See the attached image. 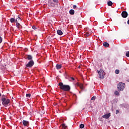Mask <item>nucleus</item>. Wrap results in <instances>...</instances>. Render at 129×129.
I'll return each mask as SVG.
<instances>
[{
  "instance_id": "nucleus-5",
  "label": "nucleus",
  "mask_w": 129,
  "mask_h": 129,
  "mask_svg": "<svg viewBox=\"0 0 129 129\" xmlns=\"http://www.w3.org/2000/svg\"><path fill=\"white\" fill-rule=\"evenodd\" d=\"M34 64H35V62H34V60H31L29 61L28 63L26 64V67H28V68H32L33 66H34Z\"/></svg>"
},
{
  "instance_id": "nucleus-12",
  "label": "nucleus",
  "mask_w": 129,
  "mask_h": 129,
  "mask_svg": "<svg viewBox=\"0 0 129 129\" xmlns=\"http://www.w3.org/2000/svg\"><path fill=\"white\" fill-rule=\"evenodd\" d=\"M103 46L105 48H108L109 47V44L107 42H104L103 44Z\"/></svg>"
},
{
  "instance_id": "nucleus-15",
  "label": "nucleus",
  "mask_w": 129,
  "mask_h": 129,
  "mask_svg": "<svg viewBox=\"0 0 129 129\" xmlns=\"http://www.w3.org/2000/svg\"><path fill=\"white\" fill-rule=\"evenodd\" d=\"M75 12L74 11V10L71 9L70 10V15H74Z\"/></svg>"
},
{
  "instance_id": "nucleus-34",
  "label": "nucleus",
  "mask_w": 129,
  "mask_h": 129,
  "mask_svg": "<svg viewBox=\"0 0 129 129\" xmlns=\"http://www.w3.org/2000/svg\"><path fill=\"white\" fill-rule=\"evenodd\" d=\"M127 24L129 25V20L127 21Z\"/></svg>"
},
{
  "instance_id": "nucleus-19",
  "label": "nucleus",
  "mask_w": 129,
  "mask_h": 129,
  "mask_svg": "<svg viewBox=\"0 0 129 129\" xmlns=\"http://www.w3.org/2000/svg\"><path fill=\"white\" fill-rule=\"evenodd\" d=\"M15 21L16 20L15 19V18H11L10 19L11 23H15Z\"/></svg>"
},
{
  "instance_id": "nucleus-16",
  "label": "nucleus",
  "mask_w": 129,
  "mask_h": 129,
  "mask_svg": "<svg viewBox=\"0 0 129 129\" xmlns=\"http://www.w3.org/2000/svg\"><path fill=\"white\" fill-rule=\"evenodd\" d=\"M78 86H79V87H80V88H81V89H82V90L84 89V87H83V84H80L78 85Z\"/></svg>"
},
{
  "instance_id": "nucleus-14",
  "label": "nucleus",
  "mask_w": 129,
  "mask_h": 129,
  "mask_svg": "<svg viewBox=\"0 0 129 129\" xmlns=\"http://www.w3.org/2000/svg\"><path fill=\"white\" fill-rule=\"evenodd\" d=\"M56 69H61V68H62V65L61 64H57L56 65Z\"/></svg>"
},
{
  "instance_id": "nucleus-4",
  "label": "nucleus",
  "mask_w": 129,
  "mask_h": 129,
  "mask_svg": "<svg viewBox=\"0 0 129 129\" xmlns=\"http://www.w3.org/2000/svg\"><path fill=\"white\" fill-rule=\"evenodd\" d=\"M124 83L120 82L117 86V89L120 91H122L124 89Z\"/></svg>"
},
{
  "instance_id": "nucleus-27",
  "label": "nucleus",
  "mask_w": 129,
  "mask_h": 129,
  "mask_svg": "<svg viewBox=\"0 0 129 129\" xmlns=\"http://www.w3.org/2000/svg\"><path fill=\"white\" fill-rule=\"evenodd\" d=\"M53 3H54V4L56 5L57 4H58V0H52Z\"/></svg>"
},
{
  "instance_id": "nucleus-26",
  "label": "nucleus",
  "mask_w": 129,
  "mask_h": 129,
  "mask_svg": "<svg viewBox=\"0 0 129 129\" xmlns=\"http://www.w3.org/2000/svg\"><path fill=\"white\" fill-rule=\"evenodd\" d=\"M16 20H17V23H19V22L21 21V17H18V18L16 19Z\"/></svg>"
},
{
  "instance_id": "nucleus-33",
  "label": "nucleus",
  "mask_w": 129,
  "mask_h": 129,
  "mask_svg": "<svg viewBox=\"0 0 129 129\" xmlns=\"http://www.w3.org/2000/svg\"><path fill=\"white\" fill-rule=\"evenodd\" d=\"M71 79H72L73 81L75 80V79L74 78H73V77H72V78H71Z\"/></svg>"
},
{
  "instance_id": "nucleus-7",
  "label": "nucleus",
  "mask_w": 129,
  "mask_h": 129,
  "mask_svg": "<svg viewBox=\"0 0 129 129\" xmlns=\"http://www.w3.org/2000/svg\"><path fill=\"white\" fill-rule=\"evenodd\" d=\"M91 35V30L84 33V36L86 37H89Z\"/></svg>"
},
{
  "instance_id": "nucleus-6",
  "label": "nucleus",
  "mask_w": 129,
  "mask_h": 129,
  "mask_svg": "<svg viewBox=\"0 0 129 129\" xmlns=\"http://www.w3.org/2000/svg\"><path fill=\"white\" fill-rule=\"evenodd\" d=\"M121 16L122 18L125 19V18H127V16H128V14H127V12H126V11H122L121 13Z\"/></svg>"
},
{
  "instance_id": "nucleus-2",
  "label": "nucleus",
  "mask_w": 129,
  "mask_h": 129,
  "mask_svg": "<svg viewBox=\"0 0 129 129\" xmlns=\"http://www.w3.org/2000/svg\"><path fill=\"white\" fill-rule=\"evenodd\" d=\"M1 100L2 101L3 105L6 107H7V106L9 105L10 102H11V100L9 99L7 96H5L4 95L2 96Z\"/></svg>"
},
{
  "instance_id": "nucleus-25",
  "label": "nucleus",
  "mask_w": 129,
  "mask_h": 129,
  "mask_svg": "<svg viewBox=\"0 0 129 129\" xmlns=\"http://www.w3.org/2000/svg\"><path fill=\"white\" fill-rule=\"evenodd\" d=\"M73 9L74 10H78V8H77V6L76 5H74L73 6Z\"/></svg>"
},
{
  "instance_id": "nucleus-21",
  "label": "nucleus",
  "mask_w": 129,
  "mask_h": 129,
  "mask_svg": "<svg viewBox=\"0 0 129 129\" xmlns=\"http://www.w3.org/2000/svg\"><path fill=\"white\" fill-rule=\"evenodd\" d=\"M62 126L63 128L66 129L67 128V126H66V125H65V124H62Z\"/></svg>"
},
{
  "instance_id": "nucleus-11",
  "label": "nucleus",
  "mask_w": 129,
  "mask_h": 129,
  "mask_svg": "<svg viewBox=\"0 0 129 129\" xmlns=\"http://www.w3.org/2000/svg\"><path fill=\"white\" fill-rule=\"evenodd\" d=\"M26 59H28V60H29L30 61H32V60H33V56L30 54H27Z\"/></svg>"
},
{
  "instance_id": "nucleus-13",
  "label": "nucleus",
  "mask_w": 129,
  "mask_h": 129,
  "mask_svg": "<svg viewBox=\"0 0 129 129\" xmlns=\"http://www.w3.org/2000/svg\"><path fill=\"white\" fill-rule=\"evenodd\" d=\"M57 34L59 36H61V35H63V32L60 30H57Z\"/></svg>"
},
{
  "instance_id": "nucleus-3",
  "label": "nucleus",
  "mask_w": 129,
  "mask_h": 129,
  "mask_svg": "<svg viewBox=\"0 0 129 129\" xmlns=\"http://www.w3.org/2000/svg\"><path fill=\"white\" fill-rule=\"evenodd\" d=\"M97 72L99 74V78H100L101 79H103V78H104V76H105V73H104V71L103 70H97Z\"/></svg>"
},
{
  "instance_id": "nucleus-22",
  "label": "nucleus",
  "mask_w": 129,
  "mask_h": 129,
  "mask_svg": "<svg viewBox=\"0 0 129 129\" xmlns=\"http://www.w3.org/2000/svg\"><path fill=\"white\" fill-rule=\"evenodd\" d=\"M114 94L116 95L119 96V92H118V91H116L114 92Z\"/></svg>"
},
{
  "instance_id": "nucleus-30",
  "label": "nucleus",
  "mask_w": 129,
  "mask_h": 129,
  "mask_svg": "<svg viewBox=\"0 0 129 129\" xmlns=\"http://www.w3.org/2000/svg\"><path fill=\"white\" fill-rule=\"evenodd\" d=\"M126 57H129V51L126 52Z\"/></svg>"
},
{
  "instance_id": "nucleus-17",
  "label": "nucleus",
  "mask_w": 129,
  "mask_h": 129,
  "mask_svg": "<svg viewBox=\"0 0 129 129\" xmlns=\"http://www.w3.org/2000/svg\"><path fill=\"white\" fill-rule=\"evenodd\" d=\"M107 5L109 7H111V6H112V5H113V3L111 1H109L107 3Z\"/></svg>"
},
{
  "instance_id": "nucleus-31",
  "label": "nucleus",
  "mask_w": 129,
  "mask_h": 129,
  "mask_svg": "<svg viewBox=\"0 0 129 129\" xmlns=\"http://www.w3.org/2000/svg\"><path fill=\"white\" fill-rule=\"evenodd\" d=\"M32 29H33V30H36V29H37V28H36L35 26H32Z\"/></svg>"
},
{
  "instance_id": "nucleus-24",
  "label": "nucleus",
  "mask_w": 129,
  "mask_h": 129,
  "mask_svg": "<svg viewBox=\"0 0 129 129\" xmlns=\"http://www.w3.org/2000/svg\"><path fill=\"white\" fill-rule=\"evenodd\" d=\"M80 128H83L84 127V124H81L80 125Z\"/></svg>"
},
{
  "instance_id": "nucleus-23",
  "label": "nucleus",
  "mask_w": 129,
  "mask_h": 129,
  "mask_svg": "<svg viewBox=\"0 0 129 129\" xmlns=\"http://www.w3.org/2000/svg\"><path fill=\"white\" fill-rule=\"evenodd\" d=\"M115 73L116 74H119V70H116L115 71Z\"/></svg>"
},
{
  "instance_id": "nucleus-1",
  "label": "nucleus",
  "mask_w": 129,
  "mask_h": 129,
  "mask_svg": "<svg viewBox=\"0 0 129 129\" xmlns=\"http://www.w3.org/2000/svg\"><path fill=\"white\" fill-rule=\"evenodd\" d=\"M59 88L63 91H70L71 89V87L68 85H63V83L60 82L58 84Z\"/></svg>"
},
{
  "instance_id": "nucleus-35",
  "label": "nucleus",
  "mask_w": 129,
  "mask_h": 129,
  "mask_svg": "<svg viewBox=\"0 0 129 129\" xmlns=\"http://www.w3.org/2000/svg\"><path fill=\"white\" fill-rule=\"evenodd\" d=\"M1 96H2V94L0 93V97H1Z\"/></svg>"
},
{
  "instance_id": "nucleus-9",
  "label": "nucleus",
  "mask_w": 129,
  "mask_h": 129,
  "mask_svg": "<svg viewBox=\"0 0 129 129\" xmlns=\"http://www.w3.org/2000/svg\"><path fill=\"white\" fill-rule=\"evenodd\" d=\"M16 24V27L18 28V29H22V26L19 22H18V19H16L15 20Z\"/></svg>"
},
{
  "instance_id": "nucleus-18",
  "label": "nucleus",
  "mask_w": 129,
  "mask_h": 129,
  "mask_svg": "<svg viewBox=\"0 0 129 129\" xmlns=\"http://www.w3.org/2000/svg\"><path fill=\"white\" fill-rule=\"evenodd\" d=\"M55 4L53 3V2L50 3V6L51 7H53V8L55 7Z\"/></svg>"
},
{
  "instance_id": "nucleus-28",
  "label": "nucleus",
  "mask_w": 129,
  "mask_h": 129,
  "mask_svg": "<svg viewBox=\"0 0 129 129\" xmlns=\"http://www.w3.org/2000/svg\"><path fill=\"white\" fill-rule=\"evenodd\" d=\"M96 99V97H95V96H93V97L91 98V100H95Z\"/></svg>"
},
{
  "instance_id": "nucleus-29",
  "label": "nucleus",
  "mask_w": 129,
  "mask_h": 129,
  "mask_svg": "<svg viewBox=\"0 0 129 129\" xmlns=\"http://www.w3.org/2000/svg\"><path fill=\"white\" fill-rule=\"evenodd\" d=\"M2 42H3V38L0 36V44H2Z\"/></svg>"
},
{
  "instance_id": "nucleus-10",
  "label": "nucleus",
  "mask_w": 129,
  "mask_h": 129,
  "mask_svg": "<svg viewBox=\"0 0 129 129\" xmlns=\"http://www.w3.org/2000/svg\"><path fill=\"white\" fill-rule=\"evenodd\" d=\"M109 117H110V113L105 114V115L102 116L103 118H106V119H107V118H109Z\"/></svg>"
},
{
  "instance_id": "nucleus-8",
  "label": "nucleus",
  "mask_w": 129,
  "mask_h": 129,
  "mask_svg": "<svg viewBox=\"0 0 129 129\" xmlns=\"http://www.w3.org/2000/svg\"><path fill=\"white\" fill-rule=\"evenodd\" d=\"M22 122H23V125H24V126H29V122L28 121L24 120L22 121Z\"/></svg>"
},
{
  "instance_id": "nucleus-20",
  "label": "nucleus",
  "mask_w": 129,
  "mask_h": 129,
  "mask_svg": "<svg viewBox=\"0 0 129 129\" xmlns=\"http://www.w3.org/2000/svg\"><path fill=\"white\" fill-rule=\"evenodd\" d=\"M31 95H31V94H30V93L27 94H26V97H27V98H30L31 97Z\"/></svg>"
},
{
  "instance_id": "nucleus-32",
  "label": "nucleus",
  "mask_w": 129,
  "mask_h": 129,
  "mask_svg": "<svg viewBox=\"0 0 129 129\" xmlns=\"http://www.w3.org/2000/svg\"><path fill=\"white\" fill-rule=\"evenodd\" d=\"M119 112V111L118 110H116V114H117Z\"/></svg>"
}]
</instances>
